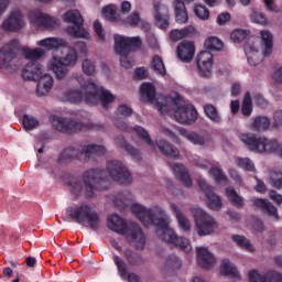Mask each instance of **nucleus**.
Returning a JSON list of instances; mask_svg holds the SVG:
<instances>
[{
  "label": "nucleus",
  "mask_w": 282,
  "mask_h": 282,
  "mask_svg": "<svg viewBox=\"0 0 282 282\" xmlns=\"http://www.w3.org/2000/svg\"><path fill=\"white\" fill-rule=\"evenodd\" d=\"M236 163L237 166H239V169H243V171H254V163H252V161L248 158H238Z\"/></svg>",
  "instance_id": "obj_52"
},
{
  "label": "nucleus",
  "mask_w": 282,
  "mask_h": 282,
  "mask_svg": "<svg viewBox=\"0 0 282 282\" xmlns=\"http://www.w3.org/2000/svg\"><path fill=\"white\" fill-rule=\"evenodd\" d=\"M250 128L257 133H263L270 129V118L265 116H257L251 119Z\"/></svg>",
  "instance_id": "obj_30"
},
{
  "label": "nucleus",
  "mask_w": 282,
  "mask_h": 282,
  "mask_svg": "<svg viewBox=\"0 0 282 282\" xmlns=\"http://www.w3.org/2000/svg\"><path fill=\"white\" fill-rule=\"evenodd\" d=\"M238 140L253 153H278L282 158V143L276 139H268L265 137H257L254 133H240Z\"/></svg>",
  "instance_id": "obj_4"
},
{
  "label": "nucleus",
  "mask_w": 282,
  "mask_h": 282,
  "mask_svg": "<svg viewBox=\"0 0 282 282\" xmlns=\"http://www.w3.org/2000/svg\"><path fill=\"white\" fill-rule=\"evenodd\" d=\"M183 134L189 142H192V144H196L198 147H204V144H206V137L197 132L183 131Z\"/></svg>",
  "instance_id": "obj_43"
},
{
  "label": "nucleus",
  "mask_w": 282,
  "mask_h": 282,
  "mask_svg": "<svg viewBox=\"0 0 282 282\" xmlns=\"http://www.w3.org/2000/svg\"><path fill=\"white\" fill-rule=\"evenodd\" d=\"M63 21L65 23H73V26L66 28V32L73 39H89V32L83 28L85 20L80 14V11L74 9L68 10L63 14Z\"/></svg>",
  "instance_id": "obj_11"
},
{
  "label": "nucleus",
  "mask_w": 282,
  "mask_h": 282,
  "mask_svg": "<svg viewBox=\"0 0 282 282\" xmlns=\"http://www.w3.org/2000/svg\"><path fill=\"white\" fill-rule=\"evenodd\" d=\"M112 261L117 265L118 274L121 279L128 280V282H141L140 276L135 273H129L127 262L122 260L119 256H113Z\"/></svg>",
  "instance_id": "obj_24"
},
{
  "label": "nucleus",
  "mask_w": 282,
  "mask_h": 282,
  "mask_svg": "<svg viewBox=\"0 0 282 282\" xmlns=\"http://www.w3.org/2000/svg\"><path fill=\"white\" fill-rule=\"evenodd\" d=\"M93 28L95 30V34L98 37V41H105L107 35L105 34V29L102 28V23H100V21L96 20L93 24Z\"/></svg>",
  "instance_id": "obj_57"
},
{
  "label": "nucleus",
  "mask_w": 282,
  "mask_h": 282,
  "mask_svg": "<svg viewBox=\"0 0 282 282\" xmlns=\"http://www.w3.org/2000/svg\"><path fill=\"white\" fill-rule=\"evenodd\" d=\"M153 9L155 12L154 19L158 28H160V30H166V28H169V21L171 19V14L169 13V7H166V4H163L159 0H154Z\"/></svg>",
  "instance_id": "obj_17"
},
{
  "label": "nucleus",
  "mask_w": 282,
  "mask_h": 282,
  "mask_svg": "<svg viewBox=\"0 0 282 282\" xmlns=\"http://www.w3.org/2000/svg\"><path fill=\"white\" fill-rule=\"evenodd\" d=\"M271 185L274 188H282V173L281 172H274L271 175Z\"/></svg>",
  "instance_id": "obj_60"
},
{
  "label": "nucleus",
  "mask_w": 282,
  "mask_h": 282,
  "mask_svg": "<svg viewBox=\"0 0 282 282\" xmlns=\"http://www.w3.org/2000/svg\"><path fill=\"white\" fill-rule=\"evenodd\" d=\"M85 96L83 95V90L78 88H73L65 93V98L68 100V102H72L73 105H78V102H83V98Z\"/></svg>",
  "instance_id": "obj_42"
},
{
  "label": "nucleus",
  "mask_w": 282,
  "mask_h": 282,
  "mask_svg": "<svg viewBox=\"0 0 282 282\" xmlns=\"http://www.w3.org/2000/svg\"><path fill=\"white\" fill-rule=\"evenodd\" d=\"M171 208L175 213L180 228H182V230L185 232H188V230H191V220L184 216V213H182V209H180L176 204H172Z\"/></svg>",
  "instance_id": "obj_35"
},
{
  "label": "nucleus",
  "mask_w": 282,
  "mask_h": 282,
  "mask_svg": "<svg viewBox=\"0 0 282 282\" xmlns=\"http://www.w3.org/2000/svg\"><path fill=\"white\" fill-rule=\"evenodd\" d=\"M197 184L200 191H203V193H205L207 197L208 208H210V210H221V206H223L221 197L213 193V186L208 185V183H206V180L202 177L197 178Z\"/></svg>",
  "instance_id": "obj_16"
},
{
  "label": "nucleus",
  "mask_w": 282,
  "mask_h": 282,
  "mask_svg": "<svg viewBox=\"0 0 282 282\" xmlns=\"http://www.w3.org/2000/svg\"><path fill=\"white\" fill-rule=\"evenodd\" d=\"M107 171L111 180L121 186H127L132 182L131 172H129L124 163L118 160L108 161Z\"/></svg>",
  "instance_id": "obj_12"
},
{
  "label": "nucleus",
  "mask_w": 282,
  "mask_h": 282,
  "mask_svg": "<svg viewBox=\"0 0 282 282\" xmlns=\"http://www.w3.org/2000/svg\"><path fill=\"white\" fill-rule=\"evenodd\" d=\"M107 148L98 144L80 145L79 148H66L57 159L58 164L63 162L78 160L79 162H89L91 155H105Z\"/></svg>",
  "instance_id": "obj_8"
},
{
  "label": "nucleus",
  "mask_w": 282,
  "mask_h": 282,
  "mask_svg": "<svg viewBox=\"0 0 282 282\" xmlns=\"http://www.w3.org/2000/svg\"><path fill=\"white\" fill-rule=\"evenodd\" d=\"M170 166L174 175H176V177H178V180L183 182L184 186H186L187 188H191V186H193V180L188 174V170H186L184 165L180 163H173Z\"/></svg>",
  "instance_id": "obj_28"
},
{
  "label": "nucleus",
  "mask_w": 282,
  "mask_h": 282,
  "mask_svg": "<svg viewBox=\"0 0 282 282\" xmlns=\"http://www.w3.org/2000/svg\"><path fill=\"white\" fill-rule=\"evenodd\" d=\"M17 47H19V41L12 40L0 50V67H10V63L17 58Z\"/></svg>",
  "instance_id": "obj_19"
},
{
  "label": "nucleus",
  "mask_w": 282,
  "mask_h": 282,
  "mask_svg": "<svg viewBox=\"0 0 282 282\" xmlns=\"http://www.w3.org/2000/svg\"><path fill=\"white\" fill-rule=\"evenodd\" d=\"M123 257L132 268L144 264V258H142L139 253L133 252L131 249H126Z\"/></svg>",
  "instance_id": "obj_38"
},
{
  "label": "nucleus",
  "mask_w": 282,
  "mask_h": 282,
  "mask_svg": "<svg viewBox=\"0 0 282 282\" xmlns=\"http://www.w3.org/2000/svg\"><path fill=\"white\" fill-rule=\"evenodd\" d=\"M231 239L240 248H246V250H249V252H253L254 251V246H252L250 240H248V238H246L245 236L234 235L231 237Z\"/></svg>",
  "instance_id": "obj_44"
},
{
  "label": "nucleus",
  "mask_w": 282,
  "mask_h": 282,
  "mask_svg": "<svg viewBox=\"0 0 282 282\" xmlns=\"http://www.w3.org/2000/svg\"><path fill=\"white\" fill-rule=\"evenodd\" d=\"M70 186V193L75 197H80V194L83 193V183L78 180H74L69 183Z\"/></svg>",
  "instance_id": "obj_56"
},
{
  "label": "nucleus",
  "mask_w": 282,
  "mask_h": 282,
  "mask_svg": "<svg viewBox=\"0 0 282 282\" xmlns=\"http://www.w3.org/2000/svg\"><path fill=\"white\" fill-rule=\"evenodd\" d=\"M269 197H270V199H272V202H275V204H278V206H280V204H282V195L278 194L276 191H274V189L270 191Z\"/></svg>",
  "instance_id": "obj_63"
},
{
  "label": "nucleus",
  "mask_w": 282,
  "mask_h": 282,
  "mask_svg": "<svg viewBox=\"0 0 282 282\" xmlns=\"http://www.w3.org/2000/svg\"><path fill=\"white\" fill-rule=\"evenodd\" d=\"M249 282H282V274L276 271H268L265 275L252 270L248 273Z\"/></svg>",
  "instance_id": "obj_25"
},
{
  "label": "nucleus",
  "mask_w": 282,
  "mask_h": 282,
  "mask_svg": "<svg viewBox=\"0 0 282 282\" xmlns=\"http://www.w3.org/2000/svg\"><path fill=\"white\" fill-rule=\"evenodd\" d=\"M65 221H76V224H80L82 226L88 224L90 230L95 232L100 230V216L87 204L66 208Z\"/></svg>",
  "instance_id": "obj_7"
},
{
  "label": "nucleus",
  "mask_w": 282,
  "mask_h": 282,
  "mask_svg": "<svg viewBox=\"0 0 282 282\" xmlns=\"http://www.w3.org/2000/svg\"><path fill=\"white\" fill-rule=\"evenodd\" d=\"M196 65L204 78L210 77V69H213V53H210V51H202L197 55Z\"/></svg>",
  "instance_id": "obj_21"
},
{
  "label": "nucleus",
  "mask_w": 282,
  "mask_h": 282,
  "mask_svg": "<svg viewBox=\"0 0 282 282\" xmlns=\"http://www.w3.org/2000/svg\"><path fill=\"white\" fill-rule=\"evenodd\" d=\"M248 31L243 29H236L231 32L230 39L234 43H241V41H246L248 39Z\"/></svg>",
  "instance_id": "obj_50"
},
{
  "label": "nucleus",
  "mask_w": 282,
  "mask_h": 282,
  "mask_svg": "<svg viewBox=\"0 0 282 282\" xmlns=\"http://www.w3.org/2000/svg\"><path fill=\"white\" fill-rule=\"evenodd\" d=\"M51 124L59 133L72 135L73 133H80V131H105L104 124H96L93 122H83L74 118H61L58 116L51 117Z\"/></svg>",
  "instance_id": "obj_6"
},
{
  "label": "nucleus",
  "mask_w": 282,
  "mask_h": 282,
  "mask_svg": "<svg viewBox=\"0 0 282 282\" xmlns=\"http://www.w3.org/2000/svg\"><path fill=\"white\" fill-rule=\"evenodd\" d=\"M250 19L252 23H259L260 25H263L268 22V19H265V15L263 13H259L257 11H253L250 15Z\"/></svg>",
  "instance_id": "obj_59"
},
{
  "label": "nucleus",
  "mask_w": 282,
  "mask_h": 282,
  "mask_svg": "<svg viewBox=\"0 0 282 282\" xmlns=\"http://www.w3.org/2000/svg\"><path fill=\"white\" fill-rule=\"evenodd\" d=\"M241 113L247 118H249V116H252V98L250 97V93H247L245 95V98L242 100Z\"/></svg>",
  "instance_id": "obj_46"
},
{
  "label": "nucleus",
  "mask_w": 282,
  "mask_h": 282,
  "mask_svg": "<svg viewBox=\"0 0 282 282\" xmlns=\"http://www.w3.org/2000/svg\"><path fill=\"white\" fill-rule=\"evenodd\" d=\"M141 99L147 102L155 101V86L151 83H143L140 87Z\"/></svg>",
  "instance_id": "obj_36"
},
{
  "label": "nucleus",
  "mask_w": 282,
  "mask_h": 282,
  "mask_svg": "<svg viewBox=\"0 0 282 282\" xmlns=\"http://www.w3.org/2000/svg\"><path fill=\"white\" fill-rule=\"evenodd\" d=\"M82 67L86 76H94V74H96V64L90 59H84Z\"/></svg>",
  "instance_id": "obj_54"
},
{
  "label": "nucleus",
  "mask_w": 282,
  "mask_h": 282,
  "mask_svg": "<svg viewBox=\"0 0 282 282\" xmlns=\"http://www.w3.org/2000/svg\"><path fill=\"white\" fill-rule=\"evenodd\" d=\"M197 252V261L199 268L203 270H210L213 265L217 262V259H215V256L208 250L206 247H198L196 249Z\"/></svg>",
  "instance_id": "obj_23"
},
{
  "label": "nucleus",
  "mask_w": 282,
  "mask_h": 282,
  "mask_svg": "<svg viewBox=\"0 0 282 282\" xmlns=\"http://www.w3.org/2000/svg\"><path fill=\"white\" fill-rule=\"evenodd\" d=\"M204 113L210 122H214V124H221V115L219 113V110L215 105L213 104H205L203 106Z\"/></svg>",
  "instance_id": "obj_33"
},
{
  "label": "nucleus",
  "mask_w": 282,
  "mask_h": 282,
  "mask_svg": "<svg viewBox=\"0 0 282 282\" xmlns=\"http://www.w3.org/2000/svg\"><path fill=\"white\" fill-rule=\"evenodd\" d=\"M85 91V100L87 105H91L93 107L96 105H101L104 109H109V105L116 101V97L111 91L105 88H98L96 82L89 79L84 85Z\"/></svg>",
  "instance_id": "obj_9"
},
{
  "label": "nucleus",
  "mask_w": 282,
  "mask_h": 282,
  "mask_svg": "<svg viewBox=\"0 0 282 282\" xmlns=\"http://www.w3.org/2000/svg\"><path fill=\"white\" fill-rule=\"evenodd\" d=\"M133 131H135L142 142H145V144H148V147H150L152 151H155V144L153 143V139H151V135L149 134L147 129L142 128V126H135Z\"/></svg>",
  "instance_id": "obj_40"
},
{
  "label": "nucleus",
  "mask_w": 282,
  "mask_h": 282,
  "mask_svg": "<svg viewBox=\"0 0 282 282\" xmlns=\"http://www.w3.org/2000/svg\"><path fill=\"white\" fill-rule=\"evenodd\" d=\"M156 147L163 155H167L169 158H180V150L166 140L156 141Z\"/></svg>",
  "instance_id": "obj_31"
},
{
  "label": "nucleus",
  "mask_w": 282,
  "mask_h": 282,
  "mask_svg": "<svg viewBox=\"0 0 282 282\" xmlns=\"http://www.w3.org/2000/svg\"><path fill=\"white\" fill-rule=\"evenodd\" d=\"M262 44L264 45L263 56H270L272 54V47L274 46V37L270 31H261Z\"/></svg>",
  "instance_id": "obj_39"
},
{
  "label": "nucleus",
  "mask_w": 282,
  "mask_h": 282,
  "mask_svg": "<svg viewBox=\"0 0 282 282\" xmlns=\"http://www.w3.org/2000/svg\"><path fill=\"white\" fill-rule=\"evenodd\" d=\"M167 265H171V268H174L175 270H178V268H182V261L177 256H169L166 259Z\"/></svg>",
  "instance_id": "obj_61"
},
{
  "label": "nucleus",
  "mask_w": 282,
  "mask_h": 282,
  "mask_svg": "<svg viewBox=\"0 0 282 282\" xmlns=\"http://www.w3.org/2000/svg\"><path fill=\"white\" fill-rule=\"evenodd\" d=\"M251 203L253 204L254 208L261 210L263 215L279 221V209L276 206H274V204L269 202L268 198H252Z\"/></svg>",
  "instance_id": "obj_20"
},
{
  "label": "nucleus",
  "mask_w": 282,
  "mask_h": 282,
  "mask_svg": "<svg viewBox=\"0 0 282 282\" xmlns=\"http://www.w3.org/2000/svg\"><path fill=\"white\" fill-rule=\"evenodd\" d=\"M274 127H282V111L278 110L273 115Z\"/></svg>",
  "instance_id": "obj_64"
},
{
  "label": "nucleus",
  "mask_w": 282,
  "mask_h": 282,
  "mask_svg": "<svg viewBox=\"0 0 282 282\" xmlns=\"http://www.w3.org/2000/svg\"><path fill=\"white\" fill-rule=\"evenodd\" d=\"M194 219L196 224V230L199 237H204L206 235H210L215 230V218L210 217L206 212L200 208L194 209Z\"/></svg>",
  "instance_id": "obj_14"
},
{
  "label": "nucleus",
  "mask_w": 282,
  "mask_h": 282,
  "mask_svg": "<svg viewBox=\"0 0 282 282\" xmlns=\"http://www.w3.org/2000/svg\"><path fill=\"white\" fill-rule=\"evenodd\" d=\"M177 57L183 63H191L195 58V43L193 42H181L177 46Z\"/></svg>",
  "instance_id": "obj_26"
},
{
  "label": "nucleus",
  "mask_w": 282,
  "mask_h": 282,
  "mask_svg": "<svg viewBox=\"0 0 282 282\" xmlns=\"http://www.w3.org/2000/svg\"><path fill=\"white\" fill-rule=\"evenodd\" d=\"M194 14L200 19V21H208L210 19V11L204 6L198 4L194 8Z\"/></svg>",
  "instance_id": "obj_49"
},
{
  "label": "nucleus",
  "mask_w": 282,
  "mask_h": 282,
  "mask_svg": "<svg viewBox=\"0 0 282 282\" xmlns=\"http://www.w3.org/2000/svg\"><path fill=\"white\" fill-rule=\"evenodd\" d=\"M142 19L140 18V13L138 11H134L131 13L130 17H128L124 20L126 25H129L130 28H138L140 25Z\"/></svg>",
  "instance_id": "obj_53"
},
{
  "label": "nucleus",
  "mask_w": 282,
  "mask_h": 282,
  "mask_svg": "<svg viewBox=\"0 0 282 282\" xmlns=\"http://www.w3.org/2000/svg\"><path fill=\"white\" fill-rule=\"evenodd\" d=\"M107 228L117 235H123L127 241L133 243L137 250H144L147 237L137 223L127 224L118 214H111L107 217Z\"/></svg>",
  "instance_id": "obj_3"
},
{
  "label": "nucleus",
  "mask_w": 282,
  "mask_h": 282,
  "mask_svg": "<svg viewBox=\"0 0 282 282\" xmlns=\"http://www.w3.org/2000/svg\"><path fill=\"white\" fill-rule=\"evenodd\" d=\"M131 212L138 217L143 226H155L156 235L161 241L176 246L180 250L186 252V254L193 250V247H191V240L177 236L173 229L169 228V215H166V212H164L162 207L149 209L135 203L131 206Z\"/></svg>",
  "instance_id": "obj_1"
},
{
  "label": "nucleus",
  "mask_w": 282,
  "mask_h": 282,
  "mask_svg": "<svg viewBox=\"0 0 282 282\" xmlns=\"http://www.w3.org/2000/svg\"><path fill=\"white\" fill-rule=\"evenodd\" d=\"M151 64L154 72L160 74V76H164L166 74V66H164V62L160 55H154Z\"/></svg>",
  "instance_id": "obj_45"
},
{
  "label": "nucleus",
  "mask_w": 282,
  "mask_h": 282,
  "mask_svg": "<svg viewBox=\"0 0 282 282\" xmlns=\"http://www.w3.org/2000/svg\"><path fill=\"white\" fill-rule=\"evenodd\" d=\"M79 54H87V44L85 42H76L75 48L68 47V53L65 57H54V62L48 63V69L54 72L58 80L67 76V72H69L67 67H74L76 65L78 61V53Z\"/></svg>",
  "instance_id": "obj_5"
},
{
  "label": "nucleus",
  "mask_w": 282,
  "mask_h": 282,
  "mask_svg": "<svg viewBox=\"0 0 282 282\" xmlns=\"http://www.w3.org/2000/svg\"><path fill=\"white\" fill-rule=\"evenodd\" d=\"M115 39V52L119 56L131 54L132 50H140L142 47V40L138 36L127 37L120 34H116Z\"/></svg>",
  "instance_id": "obj_13"
},
{
  "label": "nucleus",
  "mask_w": 282,
  "mask_h": 282,
  "mask_svg": "<svg viewBox=\"0 0 282 282\" xmlns=\"http://www.w3.org/2000/svg\"><path fill=\"white\" fill-rule=\"evenodd\" d=\"M23 56L30 61L22 70L24 80H37V96H47L54 87V78L50 74L43 75V68L39 63L40 58L45 56V51L42 48H23Z\"/></svg>",
  "instance_id": "obj_2"
},
{
  "label": "nucleus",
  "mask_w": 282,
  "mask_h": 282,
  "mask_svg": "<svg viewBox=\"0 0 282 282\" xmlns=\"http://www.w3.org/2000/svg\"><path fill=\"white\" fill-rule=\"evenodd\" d=\"M22 124L26 131H32V129H36V127L39 126V119L29 115H24L22 119Z\"/></svg>",
  "instance_id": "obj_48"
},
{
  "label": "nucleus",
  "mask_w": 282,
  "mask_h": 282,
  "mask_svg": "<svg viewBox=\"0 0 282 282\" xmlns=\"http://www.w3.org/2000/svg\"><path fill=\"white\" fill-rule=\"evenodd\" d=\"M29 20L39 30H54L61 23V20L50 17V14H45L41 10L30 11Z\"/></svg>",
  "instance_id": "obj_15"
},
{
  "label": "nucleus",
  "mask_w": 282,
  "mask_h": 282,
  "mask_svg": "<svg viewBox=\"0 0 282 282\" xmlns=\"http://www.w3.org/2000/svg\"><path fill=\"white\" fill-rule=\"evenodd\" d=\"M86 199L94 197L95 191H109V178L105 176V171L91 169L83 174Z\"/></svg>",
  "instance_id": "obj_10"
},
{
  "label": "nucleus",
  "mask_w": 282,
  "mask_h": 282,
  "mask_svg": "<svg viewBox=\"0 0 282 282\" xmlns=\"http://www.w3.org/2000/svg\"><path fill=\"white\" fill-rule=\"evenodd\" d=\"M132 113H133V108L127 105H121L117 109V116H123V118H128V116H131Z\"/></svg>",
  "instance_id": "obj_62"
},
{
  "label": "nucleus",
  "mask_w": 282,
  "mask_h": 282,
  "mask_svg": "<svg viewBox=\"0 0 282 282\" xmlns=\"http://www.w3.org/2000/svg\"><path fill=\"white\" fill-rule=\"evenodd\" d=\"M225 191H226V197L228 198L230 204L235 206V208H239V209L245 208L246 200L242 196H239L235 187L229 186V187H226Z\"/></svg>",
  "instance_id": "obj_32"
},
{
  "label": "nucleus",
  "mask_w": 282,
  "mask_h": 282,
  "mask_svg": "<svg viewBox=\"0 0 282 282\" xmlns=\"http://www.w3.org/2000/svg\"><path fill=\"white\" fill-rule=\"evenodd\" d=\"M210 175H213L215 182H217L218 184H221L224 182H228V177L226 176L224 171H221L218 166H213L212 167Z\"/></svg>",
  "instance_id": "obj_51"
},
{
  "label": "nucleus",
  "mask_w": 282,
  "mask_h": 282,
  "mask_svg": "<svg viewBox=\"0 0 282 282\" xmlns=\"http://www.w3.org/2000/svg\"><path fill=\"white\" fill-rule=\"evenodd\" d=\"M220 274H223V276H230L231 279H239V271L235 264L230 263L229 259L223 260Z\"/></svg>",
  "instance_id": "obj_37"
},
{
  "label": "nucleus",
  "mask_w": 282,
  "mask_h": 282,
  "mask_svg": "<svg viewBox=\"0 0 282 282\" xmlns=\"http://www.w3.org/2000/svg\"><path fill=\"white\" fill-rule=\"evenodd\" d=\"M205 47L208 52H219L224 50V42L219 37L212 36L205 41Z\"/></svg>",
  "instance_id": "obj_41"
},
{
  "label": "nucleus",
  "mask_w": 282,
  "mask_h": 282,
  "mask_svg": "<svg viewBox=\"0 0 282 282\" xmlns=\"http://www.w3.org/2000/svg\"><path fill=\"white\" fill-rule=\"evenodd\" d=\"M120 65L121 67H124L126 69H131L133 65H135V59L132 57H129V55H120Z\"/></svg>",
  "instance_id": "obj_58"
},
{
  "label": "nucleus",
  "mask_w": 282,
  "mask_h": 282,
  "mask_svg": "<svg viewBox=\"0 0 282 282\" xmlns=\"http://www.w3.org/2000/svg\"><path fill=\"white\" fill-rule=\"evenodd\" d=\"M23 28V14L21 11L14 10L10 13L9 18L2 23V29L6 32H19Z\"/></svg>",
  "instance_id": "obj_22"
},
{
  "label": "nucleus",
  "mask_w": 282,
  "mask_h": 282,
  "mask_svg": "<svg viewBox=\"0 0 282 282\" xmlns=\"http://www.w3.org/2000/svg\"><path fill=\"white\" fill-rule=\"evenodd\" d=\"M102 14L107 21L116 23L118 21V15L116 14V6L109 4L102 8Z\"/></svg>",
  "instance_id": "obj_47"
},
{
  "label": "nucleus",
  "mask_w": 282,
  "mask_h": 282,
  "mask_svg": "<svg viewBox=\"0 0 282 282\" xmlns=\"http://www.w3.org/2000/svg\"><path fill=\"white\" fill-rule=\"evenodd\" d=\"M173 8L176 23H188V11H186V4H184V1L175 0Z\"/></svg>",
  "instance_id": "obj_29"
},
{
  "label": "nucleus",
  "mask_w": 282,
  "mask_h": 282,
  "mask_svg": "<svg viewBox=\"0 0 282 282\" xmlns=\"http://www.w3.org/2000/svg\"><path fill=\"white\" fill-rule=\"evenodd\" d=\"M156 108L161 116H169L170 111L173 109V106L169 101L164 100L156 101Z\"/></svg>",
  "instance_id": "obj_55"
},
{
  "label": "nucleus",
  "mask_w": 282,
  "mask_h": 282,
  "mask_svg": "<svg viewBox=\"0 0 282 282\" xmlns=\"http://www.w3.org/2000/svg\"><path fill=\"white\" fill-rule=\"evenodd\" d=\"M40 45L46 50H58V47H67V41L61 37H47L40 41Z\"/></svg>",
  "instance_id": "obj_34"
},
{
  "label": "nucleus",
  "mask_w": 282,
  "mask_h": 282,
  "mask_svg": "<svg viewBox=\"0 0 282 282\" xmlns=\"http://www.w3.org/2000/svg\"><path fill=\"white\" fill-rule=\"evenodd\" d=\"M197 109L193 106L178 107L174 111V118L180 124H193L197 120Z\"/></svg>",
  "instance_id": "obj_18"
},
{
  "label": "nucleus",
  "mask_w": 282,
  "mask_h": 282,
  "mask_svg": "<svg viewBox=\"0 0 282 282\" xmlns=\"http://www.w3.org/2000/svg\"><path fill=\"white\" fill-rule=\"evenodd\" d=\"M115 143L118 149H122L123 151H126V153L133 158V160H137L138 162L142 160V152L135 149L133 145L129 144L123 135H118L115 139Z\"/></svg>",
  "instance_id": "obj_27"
}]
</instances>
